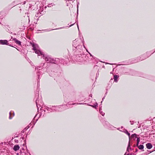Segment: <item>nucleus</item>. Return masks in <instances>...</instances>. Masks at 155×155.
<instances>
[{
	"label": "nucleus",
	"instance_id": "f8f14e48",
	"mask_svg": "<svg viewBox=\"0 0 155 155\" xmlns=\"http://www.w3.org/2000/svg\"><path fill=\"white\" fill-rule=\"evenodd\" d=\"M140 138H137V142H140Z\"/></svg>",
	"mask_w": 155,
	"mask_h": 155
},
{
	"label": "nucleus",
	"instance_id": "a211bd4d",
	"mask_svg": "<svg viewBox=\"0 0 155 155\" xmlns=\"http://www.w3.org/2000/svg\"><path fill=\"white\" fill-rule=\"evenodd\" d=\"M78 29H79L78 26Z\"/></svg>",
	"mask_w": 155,
	"mask_h": 155
},
{
	"label": "nucleus",
	"instance_id": "423d86ee",
	"mask_svg": "<svg viewBox=\"0 0 155 155\" xmlns=\"http://www.w3.org/2000/svg\"><path fill=\"white\" fill-rule=\"evenodd\" d=\"M119 77V76L117 75H114V81H115L116 82H117V79Z\"/></svg>",
	"mask_w": 155,
	"mask_h": 155
},
{
	"label": "nucleus",
	"instance_id": "6ab92c4d",
	"mask_svg": "<svg viewBox=\"0 0 155 155\" xmlns=\"http://www.w3.org/2000/svg\"><path fill=\"white\" fill-rule=\"evenodd\" d=\"M72 25H71L70 26V27H71V26Z\"/></svg>",
	"mask_w": 155,
	"mask_h": 155
},
{
	"label": "nucleus",
	"instance_id": "39448f33",
	"mask_svg": "<svg viewBox=\"0 0 155 155\" xmlns=\"http://www.w3.org/2000/svg\"><path fill=\"white\" fill-rule=\"evenodd\" d=\"M13 40L17 44H18L19 45H21V42L17 40L16 38H14L13 39Z\"/></svg>",
	"mask_w": 155,
	"mask_h": 155
},
{
	"label": "nucleus",
	"instance_id": "0eeeda50",
	"mask_svg": "<svg viewBox=\"0 0 155 155\" xmlns=\"http://www.w3.org/2000/svg\"><path fill=\"white\" fill-rule=\"evenodd\" d=\"M138 147L140 150H142L143 149L144 146L143 145H140Z\"/></svg>",
	"mask_w": 155,
	"mask_h": 155
},
{
	"label": "nucleus",
	"instance_id": "4468645a",
	"mask_svg": "<svg viewBox=\"0 0 155 155\" xmlns=\"http://www.w3.org/2000/svg\"><path fill=\"white\" fill-rule=\"evenodd\" d=\"M139 142H137V147H138L139 146H138V144H139Z\"/></svg>",
	"mask_w": 155,
	"mask_h": 155
},
{
	"label": "nucleus",
	"instance_id": "9d476101",
	"mask_svg": "<svg viewBox=\"0 0 155 155\" xmlns=\"http://www.w3.org/2000/svg\"><path fill=\"white\" fill-rule=\"evenodd\" d=\"M124 132L126 133V134H127L128 136H129V137L130 138V134L128 132V131H127V130H126V131H125Z\"/></svg>",
	"mask_w": 155,
	"mask_h": 155
},
{
	"label": "nucleus",
	"instance_id": "f3484780",
	"mask_svg": "<svg viewBox=\"0 0 155 155\" xmlns=\"http://www.w3.org/2000/svg\"><path fill=\"white\" fill-rule=\"evenodd\" d=\"M82 103H79V104H81Z\"/></svg>",
	"mask_w": 155,
	"mask_h": 155
},
{
	"label": "nucleus",
	"instance_id": "9b49d317",
	"mask_svg": "<svg viewBox=\"0 0 155 155\" xmlns=\"http://www.w3.org/2000/svg\"><path fill=\"white\" fill-rule=\"evenodd\" d=\"M137 135L136 134H134L131 135V137H136Z\"/></svg>",
	"mask_w": 155,
	"mask_h": 155
},
{
	"label": "nucleus",
	"instance_id": "20e7f679",
	"mask_svg": "<svg viewBox=\"0 0 155 155\" xmlns=\"http://www.w3.org/2000/svg\"><path fill=\"white\" fill-rule=\"evenodd\" d=\"M20 148V147L18 145H15L13 147V150L15 151H16L17 150H18Z\"/></svg>",
	"mask_w": 155,
	"mask_h": 155
},
{
	"label": "nucleus",
	"instance_id": "7ed1b4c3",
	"mask_svg": "<svg viewBox=\"0 0 155 155\" xmlns=\"http://www.w3.org/2000/svg\"><path fill=\"white\" fill-rule=\"evenodd\" d=\"M146 146L147 148L149 149H150L152 147V145L150 143H147L146 144Z\"/></svg>",
	"mask_w": 155,
	"mask_h": 155
},
{
	"label": "nucleus",
	"instance_id": "ddd939ff",
	"mask_svg": "<svg viewBox=\"0 0 155 155\" xmlns=\"http://www.w3.org/2000/svg\"><path fill=\"white\" fill-rule=\"evenodd\" d=\"M11 112H10L9 113V114H10V116L9 117V118L10 119H12V118L11 117H10V115H11Z\"/></svg>",
	"mask_w": 155,
	"mask_h": 155
},
{
	"label": "nucleus",
	"instance_id": "f03ea898",
	"mask_svg": "<svg viewBox=\"0 0 155 155\" xmlns=\"http://www.w3.org/2000/svg\"><path fill=\"white\" fill-rule=\"evenodd\" d=\"M0 43L2 45H9L8 41L6 40H0ZM9 46H11L10 45H9Z\"/></svg>",
	"mask_w": 155,
	"mask_h": 155
},
{
	"label": "nucleus",
	"instance_id": "6e6552de",
	"mask_svg": "<svg viewBox=\"0 0 155 155\" xmlns=\"http://www.w3.org/2000/svg\"><path fill=\"white\" fill-rule=\"evenodd\" d=\"M45 59L46 61H48V62H50L51 61L50 60V59L49 58H48L46 57L45 58Z\"/></svg>",
	"mask_w": 155,
	"mask_h": 155
},
{
	"label": "nucleus",
	"instance_id": "f257e3e1",
	"mask_svg": "<svg viewBox=\"0 0 155 155\" xmlns=\"http://www.w3.org/2000/svg\"><path fill=\"white\" fill-rule=\"evenodd\" d=\"M32 47H33V49L35 51L36 54H38V55H39V54L41 55H43L44 57V54L39 50V47L38 45L37 44H31Z\"/></svg>",
	"mask_w": 155,
	"mask_h": 155
},
{
	"label": "nucleus",
	"instance_id": "2eb2a0df",
	"mask_svg": "<svg viewBox=\"0 0 155 155\" xmlns=\"http://www.w3.org/2000/svg\"><path fill=\"white\" fill-rule=\"evenodd\" d=\"M101 114L102 116H104V113H102Z\"/></svg>",
	"mask_w": 155,
	"mask_h": 155
},
{
	"label": "nucleus",
	"instance_id": "1a4fd4ad",
	"mask_svg": "<svg viewBox=\"0 0 155 155\" xmlns=\"http://www.w3.org/2000/svg\"><path fill=\"white\" fill-rule=\"evenodd\" d=\"M129 149H131V148H130V142H129L128 145V146L127 149V151L129 152Z\"/></svg>",
	"mask_w": 155,
	"mask_h": 155
},
{
	"label": "nucleus",
	"instance_id": "dca6fc26",
	"mask_svg": "<svg viewBox=\"0 0 155 155\" xmlns=\"http://www.w3.org/2000/svg\"><path fill=\"white\" fill-rule=\"evenodd\" d=\"M127 155H131V154H127Z\"/></svg>",
	"mask_w": 155,
	"mask_h": 155
}]
</instances>
